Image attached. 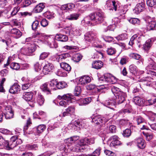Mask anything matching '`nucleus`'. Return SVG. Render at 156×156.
Instances as JSON below:
<instances>
[{
    "label": "nucleus",
    "mask_w": 156,
    "mask_h": 156,
    "mask_svg": "<svg viewBox=\"0 0 156 156\" xmlns=\"http://www.w3.org/2000/svg\"><path fill=\"white\" fill-rule=\"evenodd\" d=\"M77 143L78 144L75 145L74 147H69L68 150L69 149L70 151L73 152H83L84 150L86 149V147H83L82 146H80L78 144V141H77Z\"/></svg>",
    "instance_id": "nucleus-9"
},
{
    "label": "nucleus",
    "mask_w": 156,
    "mask_h": 156,
    "mask_svg": "<svg viewBox=\"0 0 156 156\" xmlns=\"http://www.w3.org/2000/svg\"><path fill=\"white\" fill-rule=\"evenodd\" d=\"M13 112L12 111V112H6L4 115L6 119H10L13 118Z\"/></svg>",
    "instance_id": "nucleus-55"
},
{
    "label": "nucleus",
    "mask_w": 156,
    "mask_h": 156,
    "mask_svg": "<svg viewBox=\"0 0 156 156\" xmlns=\"http://www.w3.org/2000/svg\"><path fill=\"white\" fill-rule=\"evenodd\" d=\"M81 92V88L79 86L76 87L74 90V94L76 96H78Z\"/></svg>",
    "instance_id": "nucleus-52"
},
{
    "label": "nucleus",
    "mask_w": 156,
    "mask_h": 156,
    "mask_svg": "<svg viewBox=\"0 0 156 156\" xmlns=\"http://www.w3.org/2000/svg\"><path fill=\"white\" fill-rule=\"evenodd\" d=\"M126 97V94L123 92L115 97V99H114L115 101L116 104H121L125 101Z\"/></svg>",
    "instance_id": "nucleus-6"
},
{
    "label": "nucleus",
    "mask_w": 156,
    "mask_h": 156,
    "mask_svg": "<svg viewBox=\"0 0 156 156\" xmlns=\"http://www.w3.org/2000/svg\"><path fill=\"white\" fill-rule=\"evenodd\" d=\"M10 32L11 34H15L18 37H20L21 35V33L18 29L14 28L11 30Z\"/></svg>",
    "instance_id": "nucleus-40"
},
{
    "label": "nucleus",
    "mask_w": 156,
    "mask_h": 156,
    "mask_svg": "<svg viewBox=\"0 0 156 156\" xmlns=\"http://www.w3.org/2000/svg\"><path fill=\"white\" fill-rule=\"evenodd\" d=\"M114 99L113 100H106L105 102V105L108 108L112 109V106H114L116 105Z\"/></svg>",
    "instance_id": "nucleus-24"
},
{
    "label": "nucleus",
    "mask_w": 156,
    "mask_h": 156,
    "mask_svg": "<svg viewBox=\"0 0 156 156\" xmlns=\"http://www.w3.org/2000/svg\"><path fill=\"white\" fill-rule=\"evenodd\" d=\"M112 24L109 25L107 29L108 30L114 31V29L116 28V25L115 24V22L114 20H112Z\"/></svg>",
    "instance_id": "nucleus-45"
},
{
    "label": "nucleus",
    "mask_w": 156,
    "mask_h": 156,
    "mask_svg": "<svg viewBox=\"0 0 156 156\" xmlns=\"http://www.w3.org/2000/svg\"><path fill=\"white\" fill-rule=\"evenodd\" d=\"M135 119L138 125H141L146 123L145 120L141 116L136 117Z\"/></svg>",
    "instance_id": "nucleus-36"
},
{
    "label": "nucleus",
    "mask_w": 156,
    "mask_h": 156,
    "mask_svg": "<svg viewBox=\"0 0 156 156\" xmlns=\"http://www.w3.org/2000/svg\"><path fill=\"white\" fill-rule=\"evenodd\" d=\"M113 7V9L115 10V11H118V13L120 15H122L124 14L126 12L127 10L126 7H119L118 3L115 1H112Z\"/></svg>",
    "instance_id": "nucleus-4"
},
{
    "label": "nucleus",
    "mask_w": 156,
    "mask_h": 156,
    "mask_svg": "<svg viewBox=\"0 0 156 156\" xmlns=\"http://www.w3.org/2000/svg\"><path fill=\"white\" fill-rule=\"evenodd\" d=\"M136 142L137 147L140 149H143L146 147V144L145 141L142 138L137 139L136 140Z\"/></svg>",
    "instance_id": "nucleus-14"
},
{
    "label": "nucleus",
    "mask_w": 156,
    "mask_h": 156,
    "mask_svg": "<svg viewBox=\"0 0 156 156\" xmlns=\"http://www.w3.org/2000/svg\"><path fill=\"white\" fill-rule=\"evenodd\" d=\"M104 118H101L100 116H96L92 118V122L96 124H99L103 122H105Z\"/></svg>",
    "instance_id": "nucleus-15"
},
{
    "label": "nucleus",
    "mask_w": 156,
    "mask_h": 156,
    "mask_svg": "<svg viewBox=\"0 0 156 156\" xmlns=\"http://www.w3.org/2000/svg\"><path fill=\"white\" fill-rule=\"evenodd\" d=\"M69 147H70L69 145L68 146L67 145V146H66L65 145L63 144L60 146L59 148L60 151H63L66 153L70 151L69 149L68 150V149Z\"/></svg>",
    "instance_id": "nucleus-42"
},
{
    "label": "nucleus",
    "mask_w": 156,
    "mask_h": 156,
    "mask_svg": "<svg viewBox=\"0 0 156 156\" xmlns=\"http://www.w3.org/2000/svg\"><path fill=\"white\" fill-rule=\"evenodd\" d=\"M10 67L13 69L17 70L20 68V66L17 63H12L11 64Z\"/></svg>",
    "instance_id": "nucleus-57"
},
{
    "label": "nucleus",
    "mask_w": 156,
    "mask_h": 156,
    "mask_svg": "<svg viewBox=\"0 0 156 156\" xmlns=\"http://www.w3.org/2000/svg\"><path fill=\"white\" fill-rule=\"evenodd\" d=\"M56 40L62 42H66L68 40V38L66 35L61 34H57L55 36Z\"/></svg>",
    "instance_id": "nucleus-12"
},
{
    "label": "nucleus",
    "mask_w": 156,
    "mask_h": 156,
    "mask_svg": "<svg viewBox=\"0 0 156 156\" xmlns=\"http://www.w3.org/2000/svg\"><path fill=\"white\" fill-rule=\"evenodd\" d=\"M80 16V14L79 13H74L68 16L67 17L66 19L70 20H76L78 19Z\"/></svg>",
    "instance_id": "nucleus-26"
},
{
    "label": "nucleus",
    "mask_w": 156,
    "mask_h": 156,
    "mask_svg": "<svg viewBox=\"0 0 156 156\" xmlns=\"http://www.w3.org/2000/svg\"><path fill=\"white\" fill-rule=\"evenodd\" d=\"M143 134L146 137V140L148 141H149L151 140L152 138V135L151 134H150L148 133H146L143 132Z\"/></svg>",
    "instance_id": "nucleus-62"
},
{
    "label": "nucleus",
    "mask_w": 156,
    "mask_h": 156,
    "mask_svg": "<svg viewBox=\"0 0 156 156\" xmlns=\"http://www.w3.org/2000/svg\"><path fill=\"white\" fill-rule=\"evenodd\" d=\"M27 48L28 49L27 51H28L29 52L25 53L27 54L28 56H30L32 55V53L35 50L36 47L34 44H31Z\"/></svg>",
    "instance_id": "nucleus-31"
},
{
    "label": "nucleus",
    "mask_w": 156,
    "mask_h": 156,
    "mask_svg": "<svg viewBox=\"0 0 156 156\" xmlns=\"http://www.w3.org/2000/svg\"><path fill=\"white\" fill-rule=\"evenodd\" d=\"M103 62L101 61H96L92 63V67L96 69H100L103 66Z\"/></svg>",
    "instance_id": "nucleus-19"
},
{
    "label": "nucleus",
    "mask_w": 156,
    "mask_h": 156,
    "mask_svg": "<svg viewBox=\"0 0 156 156\" xmlns=\"http://www.w3.org/2000/svg\"><path fill=\"white\" fill-rule=\"evenodd\" d=\"M20 9V7L19 6H16L14 7L13 9V10L10 14V16H7V17L8 19L11 17H13L15 15L19 16L18 12Z\"/></svg>",
    "instance_id": "nucleus-32"
},
{
    "label": "nucleus",
    "mask_w": 156,
    "mask_h": 156,
    "mask_svg": "<svg viewBox=\"0 0 156 156\" xmlns=\"http://www.w3.org/2000/svg\"><path fill=\"white\" fill-rule=\"evenodd\" d=\"M133 101L135 104L139 106L143 105L144 102L143 98L138 96L134 97Z\"/></svg>",
    "instance_id": "nucleus-18"
},
{
    "label": "nucleus",
    "mask_w": 156,
    "mask_h": 156,
    "mask_svg": "<svg viewBox=\"0 0 156 156\" xmlns=\"http://www.w3.org/2000/svg\"><path fill=\"white\" fill-rule=\"evenodd\" d=\"M152 43V41L151 39H149L147 40L143 45L144 49L147 51H148L151 47Z\"/></svg>",
    "instance_id": "nucleus-23"
},
{
    "label": "nucleus",
    "mask_w": 156,
    "mask_h": 156,
    "mask_svg": "<svg viewBox=\"0 0 156 156\" xmlns=\"http://www.w3.org/2000/svg\"><path fill=\"white\" fill-rule=\"evenodd\" d=\"M129 57L133 58H140L141 56L139 54L132 53L129 55Z\"/></svg>",
    "instance_id": "nucleus-61"
},
{
    "label": "nucleus",
    "mask_w": 156,
    "mask_h": 156,
    "mask_svg": "<svg viewBox=\"0 0 156 156\" xmlns=\"http://www.w3.org/2000/svg\"><path fill=\"white\" fill-rule=\"evenodd\" d=\"M44 4L43 3H40L37 5L35 8V10L36 12H41L44 8Z\"/></svg>",
    "instance_id": "nucleus-34"
},
{
    "label": "nucleus",
    "mask_w": 156,
    "mask_h": 156,
    "mask_svg": "<svg viewBox=\"0 0 156 156\" xmlns=\"http://www.w3.org/2000/svg\"><path fill=\"white\" fill-rule=\"evenodd\" d=\"M61 67L64 70L69 72L71 70V67L66 62H62L60 64Z\"/></svg>",
    "instance_id": "nucleus-29"
},
{
    "label": "nucleus",
    "mask_w": 156,
    "mask_h": 156,
    "mask_svg": "<svg viewBox=\"0 0 156 156\" xmlns=\"http://www.w3.org/2000/svg\"><path fill=\"white\" fill-rule=\"evenodd\" d=\"M101 148L99 147L96 149V150L92 153L88 155V156H99L100 154Z\"/></svg>",
    "instance_id": "nucleus-43"
},
{
    "label": "nucleus",
    "mask_w": 156,
    "mask_h": 156,
    "mask_svg": "<svg viewBox=\"0 0 156 156\" xmlns=\"http://www.w3.org/2000/svg\"><path fill=\"white\" fill-rule=\"evenodd\" d=\"M10 140L12 142H17L18 144H21L22 143V141L20 139L17 138V136H14L11 137Z\"/></svg>",
    "instance_id": "nucleus-48"
},
{
    "label": "nucleus",
    "mask_w": 156,
    "mask_h": 156,
    "mask_svg": "<svg viewBox=\"0 0 156 156\" xmlns=\"http://www.w3.org/2000/svg\"><path fill=\"white\" fill-rule=\"evenodd\" d=\"M20 87L17 83H14L11 86L9 90L10 93L13 94H17L20 91Z\"/></svg>",
    "instance_id": "nucleus-10"
},
{
    "label": "nucleus",
    "mask_w": 156,
    "mask_h": 156,
    "mask_svg": "<svg viewBox=\"0 0 156 156\" xmlns=\"http://www.w3.org/2000/svg\"><path fill=\"white\" fill-rule=\"evenodd\" d=\"M147 4L150 7H154L156 5V0H147Z\"/></svg>",
    "instance_id": "nucleus-53"
},
{
    "label": "nucleus",
    "mask_w": 156,
    "mask_h": 156,
    "mask_svg": "<svg viewBox=\"0 0 156 156\" xmlns=\"http://www.w3.org/2000/svg\"><path fill=\"white\" fill-rule=\"evenodd\" d=\"M10 140L12 142H17L18 144H21L22 143V141L20 139L17 138V136H14L11 137Z\"/></svg>",
    "instance_id": "nucleus-49"
},
{
    "label": "nucleus",
    "mask_w": 156,
    "mask_h": 156,
    "mask_svg": "<svg viewBox=\"0 0 156 156\" xmlns=\"http://www.w3.org/2000/svg\"><path fill=\"white\" fill-rule=\"evenodd\" d=\"M152 80L150 77H147L143 80L142 82L143 84L147 86H150L152 83Z\"/></svg>",
    "instance_id": "nucleus-33"
},
{
    "label": "nucleus",
    "mask_w": 156,
    "mask_h": 156,
    "mask_svg": "<svg viewBox=\"0 0 156 156\" xmlns=\"http://www.w3.org/2000/svg\"><path fill=\"white\" fill-rule=\"evenodd\" d=\"M99 80L113 84H115L117 82L116 78L115 77L108 74H105L103 76L99 78Z\"/></svg>",
    "instance_id": "nucleus-2"
},
{
    "label": "nucleus",
    "mask_w": 156,
    "mask_h": 156,
    "mask_svg": "<svg viewBox=\"0 0 156 156\" xmlns=\"http://www.w3.org/2000/svg\"><path fill=\"white\" fill-rule=\"evenodd\" d=\"M70 57V55L68 53H66L58 55L56 58H66Z\"/></svg>",
    "instance_id": "nucleus-50"
},
{
    "label": "nucleus",
    "mask_w": 156,
    "mask_h": 156,
    "mask_svg": "<svg viewBox=\"0 0 156 156\" xmlns=\"http://www.w3.org/2000/svg\"><path fill=\"white\" fill-rule=\"evenodd\" d=\"M109 129L110 133H115L116 130V126L113 125H111L109 126Z\"/></svg>",
    "instance_id": "nucleus-64"
},
{
    "label": "nucleus",
    "mask_w": 156,
    "mask_h": 156,
    "mask_svg": "<svg viewBox=\"0 0 156 156\" xmlns=\"http://www.w3.org/2000/svg\"><path fill=\"white\" fill-rule=\"evenodd\" d=\"M91 79L89 76H84L81 77L79 80V83L82 85H84L87 83L90 82Z\"/></svg>",
    "instance_id": "nucleus-13"
},
{
    "label": "nucleus",
    "mask_w": 156,
    "mask_h": 156,
    "mask_svg": "<svg viewBox=\"0 0 156 156\" xmlns=\"http://www.w3.org/2000/svg\"><path fill=\"white\" fill-rule=\"evenodd\" d=\"M107 52L108 55H112L115 53L116 50L114 48L111 47L108 48Z\"/></svg>",
    "instance_id": "nucleus-47"
},
{
    "label": "nucleus",
    "mask_w": 156,
    "mask_h": 156,
    "mask_svg": "<svg viewBox=\"0 0 156 156\" xmlns=\"http://www.w3.org/2000/svg\"><path fill=\"white\" fill-rule=\"evenodd\" d=\"M46 128V126L44 125H40L37 128V131L38 133H41L44 131Z\"/></svg>",
    "instance_id": "nucleus-39"
},
{
    "label": "nucleus",
    "mask_w": 156,
    "mask_h": 156,
    "mask_svg": "<svg viewBox=\"0 0 156 156\" xmlns=\"http://www.w3.org/2000/svg\"><path fill=\"white\" fill-rule=\"evenodd\" d=\"M131 130L129 129H127L123 131L122 135L124 137H128L131 135Z\"/></svg>",
    "instance_id": "nucleus-51"
},
{
    "label": "nucleus",
    "mask_w": 156,
    "mask_h": 156,
    "mask_svg": "<svg viewBox=\"0 0 156 156\" xmlns=\"http://www.w3.org/2000/svg\"><path fill=\"white\" fill-rule=\"evenodd\" d=\"M33 93L31 92H26L23 93L22 98L27 101H30L32 100Z\"/></svg>",
    "instance_id": "nucleus-17"
},
{
    "label": "nucleus",
    "mask_w": 156,
    "mask_h": 156,
    "mask_svg": "<svg viewBox=\"0 0 156 156\" xmlns=\"http://www.w3.org/2000/svg\"><path fill=\"white\" fill-rule=\"evenodd\" d=\"M39 23L38 21L36 20L34 21L32 25V28L33 30H35L37 29L39 26Z\"/></svg>",
    "instance_id": "nucleus-56"
},
{
    "label": "nucleus",
    "mask_w": 156,
    "mask_h": 156,
    "mask_svg": "<svg viewBox=\"0 0 156 156\" xmlns=\"http://www.w3.org/2000/svg\"><path fill=\"white\" fill-rule=\"evenodd\" d=\"M75 7V5L73 3H69L63 5L61 6V9L63 10H70Z\"/></svg>",
    "instance_id": "nucleus-16"
},
{
    "label": "nucleus",
    "mask_w": 156,
    "mask_h": 156,
    "mask_svg": "<svg viewBox=\"0 0 156 156\" xmlns=\"http://www.w3.org/2000/svg\"><path fill=\"white\" fill-rule=\"evenodd\" d=\"M46 64L44 67L42 72L44 74L46 75L49 72H52L54 70V67L53 65L50 63H48Z\"/></svg>",
    "instance_id": "nucleus-8"
},
{
    "label": "nucleus",
    "mask_w": 156,
    "mask_h": 156,
    "mask_svg": "<svg viewBox=\"0 0 156 156\" xmlns=\"http://www.w3.org/2000/svg\"><path fill=\"white\" fill-rule=\"evenodd\" d=\"M94 36L95 35L92 32H88L85 35V39L87 41H90L93 40Z\"/></svg>",
    "instance_id": "nucleus-21"
},
{
    "label": "nucleus",
    "mask_w": 156,
    "mask_h": 156,
    "mask_svg": "<svg viewBox=\"0 0 156 156\" xmlns=\"http://www.w3.org/2000/svg\"><path fill=\"white\" fill-rule=\"evenodd\" d=\"M57 98L60 100H66L69 103H72L73 100L74 99V96L72 94H64L62 96L60 95H58Z\"/></svg>",
    "instance_id": "nucleus-7"
},
{
    "label": "nucleus",
    "mask_w": 156,
    "mask_h": 156,
    "mask_svg": "<svg viewBox=\"0 0 156 156\" xmlns=\"http://www.w3.org/2000/svg\"><path fill=\"white\" fill-rule=\"evenodd\" d=\"M37 103L40 105H43L44 101V97L41 94H38L37 98Z\"/></svg>",
    "instance_id": "nucleus-30"
},
{
    "label": "nucleus",
    "mask_w": 156,
    "mask_h": 156,
    "mask_svg": "<svg viewBox=\"0 0 156 156\" xmlns=\"http://www.w3.org/2000/svg\"><path fill=\"white\" fill-rule=\"evenodd\" d=\"M129 70L133 75H135L137 71V67L133 64L129 66Z\"/></svg>",
    "instance_id": "nucleus-35"
},
{
    "label": "nucleus",
    "mask_w": 156,
    "mask_h": 156,
    "mask_svg": "<svg viewBox=\"0 0 156 156\" xmlns=\"http://www.w3.org/2000/svg\"><path fill=\"white\" fill-rule=\"evenodd\" d=\"M92 99L91 97H88L82 99L80 101V105H85L91 102Z\"/></svg>",
    "instance_id": "nucleus-22"
},
{
    "label": "nucleus",
    "mask_w": 156,
    "mask_h": 156,
    "mask_svg": "<svg viewBox=\"0 0 156 156\" xmlns=\"http://www.w3.org/2000/svg\"><path fill=\"white\" fill-rule=\"evenodd\" d=\"M111 90L115 97L123 92L120 89L115 86L112 87Z\"/></svg>",
    "instance_id": "nucleus-28"
},
{
    "label": "nucleus",
    "mask_w": 156,
    "mask_h": 156,
    "mask_svg": "<svg viewBox=\"0 0 156 156\" xmlns=\"http://www.w3.org/2000/svg\"><path fill=\"white\" fill-rule=\"evenodd\" d=\"M41 24L42 27H45L48 25V22L45 19H44L41 21Z\"/></svg>",
    "instance_id": "nucleus-63"
},
{
    "label": "nucleus",
    "mask_w": 156,
    "mask_h": 156,
    "mask_svg": "<svg viewBox=\"0 0 156 156\" xmlns=\"http://www.w3.org/2000/svg\"><path fill=\"white\" fill-rule=\"evenodd\" d=\"M156 102V98L153 97L151 99L147 100L146 103L147 105H150L154 104Z\"/></svg>",
    "instance_id": "nucleus-44"
},
{
    "label": "nucleus",
    "mask_w": 156,
    "mask_h": 156,
    "mask_svg": "<svg viewBox=\"0 0 156 156\" xmlns=\"http://www.w3.org/2000/svg\"><path fill=\"white\" fill-rule=\"evenodd\" d=\"M156 24V22L154 20L149 22L147 25V30L148 31L153 30L155 27Z\"/></svg>",
    "instance_id": "nucleus-27"
},
{
    "label": "nucleus",
    "mask_w": 156,
    "mask_h": 156,
    "mask_svg": "<svg viewBox=\"0 0 156 156\" xmlns=\"http://www.w3.org/2000/svg\"><path fill=\"white\" fill-rule=\"evenodd\" d=\"M78 141V144L80 146H82L83 147H85V146L87 145H91L94 144V138H88L86 137Z\"/></svg>",
    "instance_id": "nucleus-3"
},
{
    "label": "nucleus",
    "mask_w": 156,
    "mask_h": 156,
    "mask_svg": "<svg viewBox=\"0 0 156 156\" xmlns=\"http://www.w3.org/2000/svg\"><path fill=\"white\" fill-rule=\"evenodd\" d=\"M127 34L126 33L121 34L116 37V39L118 41L125 40L127 39Z\"/></svg>",
    "instance_id": "nucleus-38"
},
{
    "label": "nucleus",
    "mask_w": 156,
    "mask_h": 156,
    "mask_svg": "<svg viewBox=\"0 0 156 156\" xmlns=\"http://www.w3.org/2000/svg\"><path fill=\"white\" fill-rule=\"evenodd\" d=\"M151 67H152V66L151 64L150 65L148 66L146 68V69L148 71V72H146L148 74H151V75H154L156 76V73L155 72L151 70H150Z\"/></svg>",
    "instance_id": "nucleus-54"
},
{
    "label": "nucleus",
    "mask_w": 156,
    "mask_h": 156,
    "mask_svg": "<svg viewBox=\"0 0 156 156\" xmlns=\"http://www.w3.org/2000/svg\"><path fill=\"white\" fill-rule=\"evenodd\" d=\"M67 84L64 81L58 82L57 85V88L58 89H62L65 87Z\"/></svg>",
    "instance_id": "nucleus-41"
},
{
    "label": "nucleus",
    "mask_w": 156,
    "mask_h": 156,
    "mask_svg": "<svg viewBox=\"0 0 156 156\" xmlns=\"http://www.w3.org/2000/svg\"><path fill=\"white\" fill-rule=\"evenodd\" d=\"M129 21L130 23L132 24H133L136 25H140V20L139 19L135 18H130L129 20Z\"/></svg>",
    "instance_id": "nucleus-37"
},
{
    "label": "nucleus",
    "mask_w": 156,
    "mask_h": 156,
    "mask_svg": "<svg viewBox=\"0 0 156 156\" xmlns=\"http://www.w3.org/2000/svg\"><path fill=\"white\" fill-rule=\"evenodd\" d=\"M48 86V83H46L41 86V88L43 92H46L47 94H51V90Z\"/></svg>",
    "instance_id": "nucleus-25"
},
{
    "label": "nucleus",
    "mask_w": 156,
    "mask_h": 156,
    "mask_svg": "<svg viewBox=\"0 0 156 156\" xmlns=\"http://www.w3.org/2000/svg\"><path fill=\"white\" fill-rule=\"evenodd\" d=\"M89 17L90 20L95 25L102 23L105 18V16L103 13L98 12L90 14Z\"/></svg>",
    "instance_id": "nucleus-1"
},
{
    "label": "nucleus",
    "mask_w": 156,
    "mask_h": 156,
    "mask_svg": "<svg viewBox=\"0 0 156 156\" xmlns=\"http://www.w3.org/2000/svg\"><path fill=\"white\" fill-rule=\"evenodd\" d=\"M140 2L138 3L135 8V13L137 14L140 13L145 9V3L144 0H140Z\"/></svg>",
    "instance_id": "nucleus-5"
},
{
    "label": "nucleus",
    "mask_w": 156,
    "mask_h": 156,
    "mask_svg": "<svg viewBox=\"0 0 156 156\" xmlns=\"http://www.w3.org/2000/svg\"><path fill=\"white\" fill-rule=\"evenodd\" d=\"M75 111V108L74 106H71L69 107L68 108L65 110L64 111L61 115H59V116L62 115L64 117L66 115H68L69 114H71L74 113Z\"/></svg>",
    "instance_id": "nucleus-11"
},
{
    "label": "nucleus",
    "mask_w": 156,
    "mask_h": 156,
    "mask_svg": "<svg viewBox=\"0 0 156 156\" xmlns=\"http://www.w3.org/2000/svg\"><path fill=\"white\" fill-rule=\"evenodd\" d=\"M102 38L106 41L110 42L113 40V38L111 36H105L102 37Z\"/></svg>",
    "instance_id": "nucleus-58"
},
{
    "label": "nucleus",
    "mask_w": 156,
    "mask_h": 156,
    "mask_svg": "<svg viewBox=\"0 0 156 156\" xmlns=\"http://www.w3.org/2000/svg\"><path fill=\"white\" fill-rule=\"evenodd\" d=\"M57 81L56 80L53 79L51 80L49 83V86L51 87H54L55 86L57 87Z\"/></svg>",
    "instance_id": "nucleus-59"
},
{
    "label": "nucleus",
    "mask_w": 156,
    "mask_h": 156,
    "mask_svg": "<svg viewBox=\"0 0 156 156\" xmlns=\"http://www.w3.org/2000/svg\"><path fill=\"white\" fill-rule=\"evenodd\" d=\"M104 57L103 53L100 51H97L94 55V58H102Z\"/></svg>",
    "instance_id": "nucleus-46"
},
{
    "label": "nucleus",
    "mask_w": 156,
    "mask_h": 156,
    "mask_svg": "<svg viewBox=\"0 0 156 156\" xmlns=\"http://www.w3.org/2000/svg\"><path fill=\"white\" fill-rule=\"evenodd\" d=\"M87 89L88 90H96L97 88L95 85L94 84H90L86 86Z\"/></svg>",
    "instance_id": "nucleus-60"
},
{
    "label": "nucleus",
    "mask_w": 156,
    "mask_h": 156,
    "mask_svg": "<svg viewBox=\"0 0 156 156\" xmlns=\"http://www.w3.org/2000/svg\"><path fill=\"white\" fill-rule=\"evenodd\" d=\"M5 147L7 149L10 150L12 149L14 147H16L18 144L17 142H12L10 140L9 142L6 141Z\"/></svg>",
    "instance_id": "nucleus-20"
}]
</instances>
